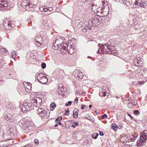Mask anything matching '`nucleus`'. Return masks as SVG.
Listing matches in <instances>:
<instances>
[{
  "label": "nucleus",
  "mask_w": 147,
  "mask_h": 147,
  "mask_svg": "<svg viewBox=\"0 0 147 147\" xmlns=\"http://www.w3.org/2000/svg\"><path fill=\"white\" fill-rule=\"evenodd\" d=\"M18 124L25 132H28L33 128V123L28 120H21L19 122Z\"/></svg>",
  "instance_id": "nucleus-1"
},
{
  "label": "nucleus",
  "mask_w": 147,
  "mask_h": 147,
  "mask_svg": "<svg viewBox=\"0 0 147 147\" xmlns=\"http://www.w3.org/2000/svg\"><path fill=\"white\" fill-rule=\"evenodd\" d=\"M33 107L31 102L30 101H26L22 105L21 108L22 111V112L26 113L32 109H34Z\"/></svg>",
  "instance_id": "nucleus-2"
},
{
  "label": "nucleus",
  "mask_w": 147,
  "mask_h": 147,
  "mask_svg": "<svg viewBox=\"0 0 147 147\" xmlns=\"http://www.w3.org/2000/svg\"><path fill=\"white\" fill-rule=\"evenodd\" d=\"M37 114L42 118L47 119L49 117V113L45 111L44 109L39 108L37 111Z\"/></svg>",
  "instance_id": "nucleus-3"
},
{
  "label": "nucleus",
  "mask_w": 147,
  "mask_h": 147,
  "mask_svg": "<svg viewBox=\"0 0 147 147\" xmlns=\"http://www.w3.org/2000/svg\"><path fill=\"white\" fill-rule=\"evenodd\" d=\"M42 100L39 97H36L31 100V102L34 107H39L42 104Z\"/></svg>",
  "instance_id": "nucleus-4"
},
{
  "label": "nucleus",
  "mask_w": 147,
  "mask_h": 147,
  "mask_svg": "<svg viewBox=\"0 0 147 147\" xmlns=\"http://www.w3.org/2000/svg\"><path fill=\"white\" fill-rule=\"evenodd\" d=\"M143 59L139 57H136L134 59L133 63L136 66H142Z\"/></svg>",
  "instance_id": "nucleus-5"
},
{
  "label": "nucleus",
  "mask_w": 147,
  "mask_h": 147,
  "mask_svg": "<svg viewBox=\"0 0 147 147\" xmlns=\"http://www.w3.org/2000/svg\"><path fill=\"white\" fill-rule=\"evenodd\" d=\"M99 45L100 50L99 49L97 51V54L99 53L104 54V52L106 51L107 49H108L109 47H110L109 46H108L107 45L104 46L102 44V45L100 44H99Z\"/></svg>",
  "instance_id": "nucleus-6"
},
{
  "label": "nucleus",
  "mask_w": 147,
  "mask_h": 147,
  "mask_svg": "<svg viewBox=\"0 0 147 147\" xmlns=\"http://www.w3.org/2000/svg\"><path fill=\"white\" fill-rule=\"evenodd\" d=\"M89 25L93 26H95L99 25L100 24V22L98 19L96 18L93 19L91 20H90L88 21Z\"/></svg>",
  "instance_id": "nucleus-7"
},
{
  "label": "nucleus",
  "mask_w": 147,
  "mask_h": 147,
  "mask_svg": "<svg viewBox=\"0 0 147 147\" xmlns=\"http://www.w3.org/2000/svg\"><path fill=\"white\" fill-rule=\"evenodd\" d=\"M64 38H62L59 37L55 40V42L56 43L58 44L60 47H61L64 43Z\"/></svg>",
  "instance_id": "nucleus-8"
},
{
  "label": "nucleus",
  "mask_w": 147,
  "mask_h": 147,
  "mask_svg": "<svg viewBox=\"0 0 147 147\" xmlns=\"http://www.w3.org/2000/svg\"><path fill=\"white\" fill-rule=\"evenodd\" d=\"M8 23H3L4 27L6 30H10L12 27H13V25L11 24V22H9L8 21Z\"/></svg>",
  "instance_id": "nucleus-9"
},
{
  "label": "nucleus",
  "mask_w": 147,
  "mask_h": 147,
  "mask_svg": "<svg viewBox=\"0 0 147 147\" xmlns=\"http://www.w3.org/2000/svg\"><path fill=\"white\" fill-rule=\"evenodd\" d=\"M24 84L26 91L27 92H30L32 88L31 84L29 82H26Z\"/></svg>",
  "instance_id": "nucleus-10"
},
{
  "label": "nucleus",
  "mask_w": 147,
  "mask_h": 147,
  "mask_svg": "<svg viewBox=\"0 0 147 147\" xmlns=\"http://www.w3.org/2000/svg\"><path fill=\"white\" fill-rule=\"evenodd\" d=\"M5 118L7 121L12 122L15 119V117L14 115L9 113L5 117Z\"/></svg>",
  "instance_id": "nucleus-11"
},
{
  "label": "nucleus",
  "mask_w": 147,
  "mask_h": 147,
  "mask_svg": "<svg viewBox=\"0 0 147 147\" xmlns=\"http://www.w3.org/2000/svg\"><path fill=\"white\" fill-rule=\"evenodd\" d=\"M145 138H138L137 140V145L138 146H140L145 144Z\"/></svg>",
  "instance_id": "nucleus-12"
},
{
  "label": "nucleus",
  "mask_w": 147,
  "mask_h": 147,
  "mask_svg": "<svg viewBox=\"0 0 147 147\" xmlns=\"http://www.w3.org/2000/svg\"><path fill=\"white\" fill-rule=\"evenodd\" d=\"M29 1H28L27 0H22L21 2V5L23 7H25L26 9H28V4H29Z\"/></svg>",
  "instance_id": "nucleus-13"
},
{
  "label": "nucleus",
  "mask_w": 147,
  "mask_h": 147,
  "mask_svg": "<svg viewBox=\"0 0 147 147\" xmlns=\"http://www.w3.org/2000/svg\"><path fill=\"white\" fill-rule=\"evenodd\" d=\"M38 80L40 83L45 84L47 82L48 79L47 77H45L40 79H38Z\"/></svg>",
  "instance_id": "nucleus-14"
},
{
  "label": "nucleus",
  "mask_w": 147,
  "mask_h": 147,
  "mask_svg": "<svg viewBox=\"0 0 147 147\" xmlns=\"http://www.w3.org/2000/svg\"><path fill=\"white\" fill-rule=\"evenodd\" d=\"M67 51L69 54L71 55L74 53L75 50L74 48L71 45L69 48H67Z\"/></svg>",
  "instance_id": "nucleus-15"
},
{
  "label": "nucleus",
  "mask_w": 147,
  "mask_h": 147,
  "mask_svg": "<svg viewBox=\"0 0 147 147\" xmlns=\"http://www.w3.org/2000/svg\"><path fill=\"white\" fill-rule=\"evenodd\" d=\"M1 1H2V3H3V4H2L3 7L7 10L9 9V8L7 6L8 4L7 3V2L3 0Z\"/></svg>",
  "instance_id": "nucleus-16"
},
{
  "label": "nucleus",
  "mask_w": 147,
  "mask_h": 147,
  "mask_svg": "<svg viewBox=\"0 0 147 147\" xmlns=\"http://www.w3.org/2000/svg\"><path fill=\"white\" fill-rule=\"evenodd\" d=\"M147 138V130H144L141 133L140 138Z\"/></svg>",
  "instance_id": "nucleus-17"
},
{
  "label": "nucleus",
  "mask_w": 147,
  "mask_h": 147,
  "mask_svg": "<svg viewBox=\"0 0 147 147\" xmlns=\"http://www.w3.org/2000/svg\"><path fill=\"white\" fill-rule=\"evenodd\" d=\"M58 90H59L61 92L63 93L66 91V89L65 87L61 85V86H59Z\"/></svg>",
  "instance_id": "nucleus-18"
},
{
  "label": "nucleus",
  "mask_w": 147,
  "mask_h": 147,
  "mask_svg": "<svg viewBox=\"0 0 147 147\" xmlns=\"http://www.w3.org/2000/svg\"><path fill=\"white\" fill-rule=\"evenodd\" d=\"M7 52V50L3 48H2L0 47V54H2L5 55L6 54Z\"/></svg>",
  "instance_id": "nucleus-19"
},
{
  "label": "nucleus",
  "mask_w": 147,
  "mask_h": 147,
  "mask_svg": "<svg viewBox=\"0 0 147 147\" xmlns=\"http://www.w3.org/2000/svg\"><path fill=\"white\" fill-rule=\"evenodd\" d=\"M110 54L116 56L117 55V51L115 49H113L111 48V52L110 53Z\"/></svg>",
  "instance_id": "nucleus-20"
},
{
  "label": "nucleus",
  "mask_w": 147,
  "mask_h": 147,
  "mask_svg": "<svg viewBox=\"0 0 147 147\" xmlns=\"http://www.w3.org/2000/svg\"><path fill=\"white\" fill-rule=\"evenodd\" d=\"M61 49L64 50L65 51L67 50V48H69L67 45L66 44L64 43L63 45L60 47Z\"/></svg>",
  "instance_id": "nucleus-21"
},
{
  "label": "nucleus",
  "mask_w": 147,
  "mask_h": 147,
  "mask_svg": "<svg viewBox=\"0 0 147 147\" xmlns=\"http://www.w3.org/2000/svg\"><path fill=\"white\" fill-rule=\"evenodd\" d=\"M60 47L58 44L56 43L55 42H54L52 46V48L54 49L57 50Z\"/></svg>",
  "instance_id": "nucleus-22"
},
{
  "label": "nucleus",
  "mask_w": 147,
  "mask_h": 147,
  "mask_svg": "<svg viewBox=\"0 0 147 147\" xmlns=\"http://www.w3.org/2000/svg\"><path fill=\"white\" fill-rule=\"evenodd\" d=\"M42 38L41 36H38L36 37L35 38V40L36 41H42Z\"/></svg>",
  "instance_id": "nucleus-23"
},
{
  "label": "nucleus",
  "mask_w": 147,
  "mask_h": 147,
  "mask_svg": "<svg viewBox=\"0 0 147 147\" xmlns=\"http://www.w3.org/2000/svg\"><path fill=\"white\" fill-rule=\"evenodd\" d=\"M68 140L67 141V143L68 144H75V142H73L74 138H68Z\"/></svg>",
  "instance_id": "nucleus-24"
},
{
  "label": "nucleus",
  "mask_w": 147,
  "mask_h": 147,
  "mask_svg": "<svg viewBox=\"0 0 147 147\" xmlns=\"http://www.w3.org/2000/svg\"><path fill=\"white\" fill-rule=\"evenodd\" d=\"M56 107V105L55 103L53 102L51 103L50 105V110L53 111Z\"/></svg>",
  "instance_id": "nucleus-25"
},
{
  "label": "nucleus",
  "mask_w": 147,
  "mask_h": 147,
  "mask_svg": "<svg viewBox=\"0 0 147 147\" xmlns=\"http://www.w3.org/2000/svg\"><path fill=\"white\" fill-rule=\"evenodd\" d=\"M85 141L86 143H85V144H86V145H90L92 143L91 140L90 138L86 139Z\"/></svg>",
  "instance_id": "nucleus-26"
},
{
  "label": "nucleus",
  "mask_w": 147,
  "mask_h": 147,
  "mask_svg": "<svg viewBox=\"0 0 147 147\" xmlns=\"http://www.w3.org/2000/svg\"><path fill=\"white\" fill-rule=\"evenodd\" d=\"M45 74L42 73H40L38 75L37 78L38 79H40L43 77H45V76H44Z\"/></svg>",
  "instance_id": "nucleus-27"
},
{
  "label": "nucleus",
  "mask_w": 147,
  "mask_h": 147,
  "mask_svg": "<svg viewBox=\"0 0 147 147\" xmlns=\"http://www.w3.org/2000/svg\"><path fill=\"white\" fill-rule=\"evenodd\" d=\"M112 47L110 46V47H109L108 49H107L106 51H105V52L104 54H110V53L111 52V48Z\"/></svg>",
  "instance_id": "nucleus-28"
},
{
  "label": "nucleus",
  "mask_w": 147,
  "mask_h": 147,
  "mask_svg": "<svg viewBox=\"0 0 147 147\" xmlns=\"http://www.w3.org/2000/svg\"><path fill=\"white\" fill-rule=\"evenodd\" d=\"M73 116L74 118H76L78 116V113L74 110L73 111Z\"/></svg>",
  "instance_id": "nucleus-29"
},
{
  "label": "nucleus",
  "mask_w": 147,
  "mask_h": 147,
  "mask_svg": "<svg viewBox=\"0 0 147 147\" xmlns=\"http://www.w3.org/2000/svg\"><path fill=\"white\" fill-rule=\"evenodd\" d=\"M135 105H134L132 103H130L127 104L128 107L130 108H132Z\"/></svg>",
  "instance_id": "nucleus-30"
},
{
  "label": "nucleus",
  "mask_w": 147,
  "mask_h": 147,
  "mask_svg": "<svg viewBox=\"0 0 147 147\" xmlns=\"http://www.w3.org/2000/svg\"><path fill=\"white\" fill-rule=\"evenodd\" d=\"M79 125V123L78 122H74V124L71 125V127L73 128H75L76 126Z\"/></svg>",
  "instance_id": "nucleus-31"
},
{
  "label": "nucleus",
  "mask_w": 147,
  "mask_h": 147,
  "mask_svg": "<svg viewBox=\"0 0 147 147\" xmlns=\"http://www.w3.org/2000/svg\"><path fill=\"white\" fill-rule=\"evenodd\" d=\"M23 37L22 36H20L18 37L17 38V40L18 42H21L22 41H23Z\"/></svg>",
  "instance_id": "nucleus-32"
},
{
  "label": "nucleus",
  "mask_w": 147,
  "mask_h": 147,
  "mask_svg": "<svg viewBox=\"0 0 147 147\" xmlns=\"http://www.w3.org/2000/svg\"><path fill=\"white\" fill-rule=\"evenodd\" d=\"M42 42V41H36L35 45H37L38 47H39L41 45Z\"/></svg>",
  "instance_id": "nucleus-33"
},
{
  "label": "nucleus",
  "mask_w": 147,
  "mask_h": 147,
  "mask_svg": "<svg viewBox=\"0 0 147 147\" xmlns=\"http://www.w3.org/2000/svg\"><path fill=\"white\" fill-rule=\"evenodd\" d=\"M11 55H12V57L13 58H15L16 57V53L15 51H13L12 52Z\"/></svg>",
  "instance_id": "nucleus-34"
},
{
  "label": "nucleus",
  "mask_w": 147,
  "mask_h": 147,
  "mask_svg": "<svg viewBox=\"0 0 147 147\" xmlns=\"http://www.w3.org/2000/svg\"><path fill=\"white\" fill-rule=\"evenodd\" d=\"M99 134L98 133H95L92 135V138H97Z\"/></svg>",
  "instance_id": "nucleus-35"
},
{
  "label": "nucleus",
  "mask_w": 147,
  "mask_h": 147,
  "mask_svg": "<svg viewBox=\"0 0 147 147\" xmlns=\"http://www.w3.org/2000/svg\"><path fill=\"white\" fill-rule=\"evenodd\" d=\"M146 81V80H143L141 81H138L137 83V84L139 85L143 84L145 83Z\"/></svg>",
  "instance_id": "nucleus-36"
},
{
  "label": "nucleus",
  "mask_w": 147,
  "mask_h": 147,
  "mask_svg": "<svg viewBox=\"0 0 147 147\" xmlns=\"http://www.w3.org/2000/svg\"><path fill=\"white\" fill-rule=\"evenodd\" d=\"M62 117L61 116H59L58 117V118L55 120V121L56 123L59 122V121H61L62 120Z\"/></svg>",
  "instance_id": "nucleus-37"
},
{
  "label": "nucleus",
  "mask_w": 147,
  "mask_h": 147,
  "mask_svg": "<svg viewBox=\"0 0 147 147\" xmlns=\"http://www.w3.org/2000/svg\"><path fill=\"white\" fill-rule=\"evenodd\" d=\"M43 24L45 25V28H46L48 26V24L47 23V21L46 20H44L43 22Z\"/></svg>",
  "instance_id": "nucleus-38"
},
{
  "label": "nucleus",
  "mask_w": 147,
  "mask_h": 147,
  "mask_svg": "<svg viewBox=\"0 0 147 147\" xmlns=\"http://www.w3.org/2000/svg\"><path fill=\"white\" fill-rule=\"evenodd\" d=\"M134 113L135 115H139L140 114V111L138 110H135L134 111Z\"/></svg>",
  "instance_id": "nucleus-39"
},
{
  "label": "nucleus",
  "mask_w": 147,
  "mask_h": 147,
  "mask_svg": "<svg viewBox=\"0 0 147 147\" xmlns=\"http://www.w3.org/2000/svg\"><path fill=\"white\" fill-rule=\"evenodd\" d=\"M42 68V69L45 68L46 67V64L45 63H43L41 65Z\"/></svg>",
  "instance_id": "nucleus-40"
},
{
  "label": "nucleus",
  "mask_w": 147,
  "mask_h": 147,
  "mask_svg": "<svg viewBox=\"0 0 147 147\" xmlns=\"http://www.w3.org/2000/svg\"><path fill=\"white\" fill-rule=\"evenodd\" d=\"M2 3V1L0 0V11L3 9V6L2 5V4H3Z\"/></svg>",
  "instance_id": "nucleus-41"
},
{
  "label": "nucleus",
  "mask_w": 147,
  "mask_h": 147,
  "mask_svg": "<svg viewBox=\"0 0 147 147\" xmlns=\"http://www.w3.org/2000/svg\"><path fill=\"white\" fill-rule=\"evenodd\" d=\"M72 103L71 101H69L65 104V105L67 106L70 105Z\"/></svg>",
  "instance_id": "nucleus-42"
},
{
  "label": "nucleus",
  "mask_w": 147,
  "mask_h": 147,
  "mask_svg": "<svg viewBox=\"0 0 147 147\" xmlns=\"http://www.w3.org/2000/svg\"><path fill=\"white\" fill-rule=\"evenodd\" d=\"M28 9L30 10V9H29V8L30 7H32V4H31L30 3V2L29 3V4H28Z\"/></svg>",
  "instance_id": "nucleus-43"
},
{
  "label": "nucleus",
  "mask_w": 147,
  "mask_h": 147,
  "mask_svg": "<svg viewBox=\"0 0 147 147\" xmlns=\"http://www.w3.org/2000/svg\"><path fill=\"white\" fill-rule=\"evenodd\" d=\"M107 115L106 114H104L103 115L101 116V118L102 119H103L105 118H107Z\"/></svg>",
  "instance_id": "nucleus-44"
},
{
  "label": "nucleus",
  "mask_w": 147,
  "mask_h": 147,
  "mask_svg": "<svg viewBox=\"0 0 147 147\" xmlns=\"http://www.w3.org/2000/svg\"><path fill=\"white\" fill-rule=\"evenodd\" d=\"M7 141H9V143H13L14 142H13V139L12 138H11L9 139H8L7 140Z\"/></svg>",
  "instance_id": "nucleus-45"
},
{
  "label": "nucleus",
  "mask_w": 147,
  "mask_h": 147,
  "mask_svg": "<svg viewBox=\"0 0 147 147\" xmlns=\"http://www.w3.org/2000/svg\"><path fill=\"white\" fill-rule=\"evenodd\" d=\"M34 142L36 144H39L38 140L37 139H35L34 140Z\"/></svg>",
  "instance_id": "nucleus-46"
},
{
  "label": "nucleus",
  "mask_w": 147,
  "mask_h": 147,
  "mask_svg": "<svg viewBox=\"0 0 147 147\" xmlns=\"http://www.w3.org/2000/svg\"><path fill=\"white\" fill-rule=\"evenodd\" d=\"M43 11L45 12H46L49 11L48 8H43Z\"/></svg>",
  "instance_id": "nucleus-47"
},
{
  "label": "nucleus",
  "mask_w": 147,
  "mask_h": 147,
  "mask_svg": "<svg viewBox=\"0 0 147 147\" xmlns=\"http://www.w3.org/2000/svg\"><path fill=\"white\" fill-rule=\"evenodd\" d=\"M117 127V125L116 124H114V126H112V129H113V130H115V128L116 127Z\"/></svg>",
  "instance_id": "nucleus-48"
},
{
  "label": "nucleus",
  "mask_w": 147,
  "mask_h": 147,
  "mask_svg": "<svg viewBox=\"0 0 147 147\" xmlns=\"http://www.w3.org/2000/svg\"><path fill=\"white\" fill-rule=\"evenodd\" d=\"M122 2L124 4H125L127 5V3L126 2L127 1L126 0H122Z\"/></svg>",
  "instance_id": "nucleus-49"
},
{
  "label": "nucleus",
  "mask_w": 147,
  "mask_h": 147,
  "mask_svg": "<svg viewBox=\"0 0 147 147\" xmlns=\"http://www.w3.org/2000/svg\"><path fill=\"white\" fill-rule=\"evenodd\" d=\"M86 107L85 105H81V108L82 109H84V107Z\"/></svg>",
  "instance_id": "nucleus-50"
},
{
  "label": "nucleus",
  "mask_w": 147,
  "mask_h": 147,
  "mask_svg": "<svg viewBox=\"0 0 147 147\" xmlns=\"http://www.w3.org/2000/svg\"><path fill=\"white\" fill-rule=\"evenodd\" d=\"M140 4V6L142 7H145L144 5L142 3H141Z\"/></svg>",
  "instance_id": "nucleus-51"
},
{
  "label": "nucleus",
  "mask_w": 147,
  "mask_h": 147,
  "mask_svg": "<svg viewBox=\"0 0 147 147\" xmlns=\"http://www.w3.org/2000/svg\"><path fill=\"white\" fill-rule=\"evenodd\" d=\"M48 10L50 11H51L53 10V8L52 7H48Z\"/></svg>",
  "instance_id": "nucleus-52"
},
{
  "label": "nucleus",
  "mask_w": 147,
  "mask_h": 147,
  "mask_svg": "<svg viewBox=\"0 0 147 147\" xmlns=\"http://www.w3.org/2000/svg\"><path fill=\"white\" fill-rule=\"evenodd\" d=\"M140 3H139L137 1H136V4H137L138 5H139V6H140Z\"/></svg>",
  "instance_id": "nucleus-53"
},
{
  "label": "nucleus",
  "mask_w": 147,
  "mask_h": 147,
  "mask_svg": "<svg viewBox=\"0 0 147 147\" xmlns=\"http://www.w3.org/2000/svg\"><path fill=\"white\" fill-rule=\"evenodd\" d=\"M100 136H103L104 135V134L102 132V131H100Z\"/></svg>",
  "instance_id": "nucleus-54"
},
{
  "label": "nucleus",
  "mask_w": 147,
  "mask_h": 147,
  "mask_svg": "<svg viewBox=\"0 0 147 147\" xmlns=\"http://www.w3.org/2000/svg\"><path fill=\"white\" fill-rule=\"evenodd\" d=\"M128 115L130 117L131 119H133V117H132L131 115L129 114H128Z\"/></svg>",
  "instance_id": "nucleus-55"
},
{
  "label": "nucleus",
  "mask_w": 147,
  "mask_h": 147,
  "mask_svg": "<svg viewBox=\"0 0 147 147\" xmlns=\"http://www.w3.org/2000/svg\"><path fill=\"white\" fill-rule=\"evenodd\" d=\"M25 147H31V146L29 144H28Z\"/></svg>",
  "instance_id": "nucleus-56"
},
{
  "label": "nucleus",
  "mask_w": 147,
  "mask_h": 147,
  "mask_svg": "<svg viewBox=\"0 0 147 147\" xmlns=\"http://www.w3.org/2000/svg\"><path fill=\"white\" fill-rule=\"evenodd\" d=\"M78 77L79 78H80L81 79H82V78H83V77L82 76H79V75H78Z\"/></svg>",
  "instance_id": "nucleus-57"
},
{
  "label": "nucleus",
  "mask_w": 147,
  "mask_h": 147,
  "mask_svg": "<svg viewBox=\"0 0 147 147\" xmlns=\"http://www.w3.org/2000/svg\"><path fill=\"white\" fill-rule=\"evenodd\" d=\"M2 66V63L0 62V68Z\"/></svg>",
  "instance_id": "nucleus-58"
},
{
  "label": "nucleus",
  "mask_w": 147,
  "mask_h": 147,
  "mask_svg": "<svg viewBox=\"0 0 147 147\" xmlns=\"http://www.w3.org/2000/svg\"><path fill=\"white\" fill-rule=\"evenodd\" d=\"M75 101L77 102V103H78V98L76 99L75 100Z\"/></svg>",
  "instance_id": "nucleus-59"
},
{
  "label": "nucleus",
  "mask_w": 147,
  "mask_h": 147,
  "mask_svg": "<svg viewBox=\"0 0 147 147\" xmlns=\"http://www.w3.org/2000/svg\"><path fill=\"white\" fill-rule=\"evenodd\" d=\"M92 106V105H90L89 106V107L90 108H91Z\"/></svg>",
  "instance_id": "nucleus-60"
},
{
  "label": "nucleus",
  "mask_w": 147,
  "mask_h": 147,
  "mask_svg": "<svg viewBox=\"0 0 147 147\" xmlns=\"http://www.w3.org/2000/svg\"><path fill=\"white\" fill-rule=\"evenodd\" d=\"M3 83V81L1 80H0V84H2Z\"/></svg>",
  "instance_id": "nucleus-61"
},
{
  "label": "nucleus",
  "mask_w": 147,
  "mask_h": 147,
  "mask_svg": "<svg viewBox=\"0 0 147 147\" xmlns=\"http://www.w3.org/2000/svg\"><path fill=\"white\" fill-rule=\"evenodd\" d=\"M58 125H61V122H59V123L58 124Z\"/></svg>",
  "instance_id": "nucleus-62"
},
{
  "label": "nucleus",
  "mask_w": 147,
  "mask_h": 147,
  "mask_svg": "<svg viewBox=\"0 0 147 147\" xmlns=\"http://www.w3.org/2000/svg\"><path fill=\"white\" fill-rule=\"evenodd\" d=\"M58 124H56L54 126L55 127H56L58 126Z\"/></svg>",
  "instance_id": "nucleus-63"
},
{
  "label": "nucleus",
  "mask_w": 147,
  "mask_h": 147,
  "mask_svg": "<svg viewBox=\"0 0 147 147\" xmlns=\"http://www.w3.org/2000/svg\"><path fill=\"white\" fill-rule=\"evenodd\" d=\"M103 96H106V93H105L103 94Z\"/></svg>",
  "instance_id": "nucleus-64"
}]
</instances>
